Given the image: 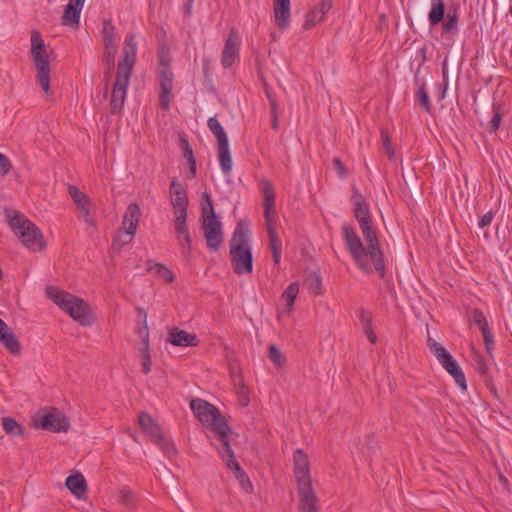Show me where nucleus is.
I'll use <instances>...</instances> for the list:
<instances>
[{"label":"nucleus","instance_id":"nucleus-1","mask_svg":"<svg viewBox=\"0 0 512 512\" xmlns=\"http://www.w3.org/2000/svg\"><path fill=\"white\" fill-rule=\"evenodd\" d=\"M351 201L354 217L358 221L366 245L360 239L355 228L345 222L341 226L345 246L359 269L367 273L375 270L380 276H384L383 253L376 232L372 227L369 205L365 197L358 191L353 193Z\"/></svg>","mask_w":512,"mask_h":512},{"label":"nucleus","instance_id":"nucleus-2","mask_svg":"<svg viewBox=\"0 0 512 512\" xmlns=\"http://www.w3.org/2000/svg\"><path fill=\"white\" fill-rule=\"evenodd\" d=\"M190 408L195 417L214 433L217 443L212 442V445L216 449L222 447L225 442H230L231 428L217 407L203 399L196 398L191 400Z\"/></svg>","mask_w":512,"mask_h":512},{"label":"nucleus","instance_id":"nucleus-3","mask_svg":"<svg viewBox=\"0 0 512 512\" xmlns=\"http://www.w3.org/2000/svg\"><path fill=\"white\" fill-rule=\"evenodd\" d=\"M247 221H239L230 241L231 266L237 274L252 272L253 255Z\"/></svg>","mask_w":512,"mask_h":512},{"label":"nucleus","instance_id":"nucleus-4","mask_svg":"<svg viewBox=\"0 0 512 512\" xmlns=\"http://www.w3.org/2000/svg\"><path fill=\"white\" fill-rule=\"evenodd\" d=\"M294 474L302 512H318V498L312 487L308 456L302 449H297L293 456Z\"/></svg>","mask_w":512,"mask_h":512},{"label":"nucleus","instance_id":"nucleus-5","mask_svg":"<svg viewBox=\"0 0 512 512\" xmlns=\"http://www.w3.org/2000/svg\"><path fill=\"white\" fill-rule=\"evenodd\" d=\"M46 298L53 301L80 325L89 327L94 323V316L87 302L65 290H45Z\"/></svg>","mask_w":512,"mask_h":512},{"label":"nucleus","instance_id":"nucleus-6","mask_svg":"<svg viewBox=\"0 0 512 512\" xmlns=\"http://www.w3.org/2000/svg\"><path fill=\"white\" fill-rule=\"evenodd\" d=\"M6 217L11 230L21 243L31 251H41L44 247L41 231L25 215L7 209Z\"/></svg>","mask_w":512,"mask_h":512},{"label":"nucleus","instance_id":"nucleus-7","mask_svg":"<svg viewBox=\"0 0 512 512\" xmlns=\"http://www.w3.org/2000/svg\"><path fill=\"white\" fill-rule=\"evenodd\" d=\"M207 204L202 208L201 231L206 241V247L210 252H217L224 241L223 225L214 211L213 204L208 194Z\"/></svg>","mask_w":512,"mask_h":512},{"label":"nucleus","instance_id":"nucleus-8","mask_svg":"<svg viewBox=\"0 0 512 512\" xmlns=\"http://www.w3.org/2000/svg\"><path fill=\"white\" fill-rule=\"evenodd\" d=\"M31 58L37 72V83L50 94V61L43 37L39 31L31 33Z\"/></svg>","mask_w":512,"mask_h":512},{"label":"nucleus","instance_id":"nucleus-9","mask_svg":"<svg viewBox=\"0 0 512 512\" xmlns=\"http://www.w3.org/2000/svg\"><path fill=\"white\" fill-rule=\"evenodd\" d=\"M427 346L442 367L454 378L456 384L464 392L467 390L466 377L457 361L447 349L428 335Z\"/></svg>","mask_w":512,"mask_h":512},{"label":"nucleus","instance_id":"nucleus-10","mask_svg":"<svg viewBox=\"0 0 512 512\" xmlns=\"http://www.w3.org/2000/svg\"><path fill=\"white\" fill-rule=\"evenodd\" d=\"M34 426L51 432H66L70 427V421L65 414L57 408H42L33 418Z\"/></svg>","mask_w":512,"mask_h":512},{"label":"nucleus","instance_id":"nucleus-11","mask_svg":"<svg viewBox=\"0 0 512 512\" xmlns=\"http://www.w3.org/2000/svg\"><path fill=\"white\" fill-rule=\"evenodd\" d=\"M138 424L142 432L150 437L165 454L170 455L171 453H175V448L164 436L161 426L148 413H140L138 417Z\"/></svg>","mask_w":512,"mask_h":512},{"label":"nucleus","instance_id":"nucleus-12","mask_svg":"<svg viewBox=\"0 0 512 512\" xmlns=\"http://www.w3.org/2000/svg\"><path fill=\"white\" fill-rule=\"evenodd\" d=\"M101 37L104 45L103 61L108 66V69H112L114 67L118 45L116 28L110 19L103 20Z\"/></svg>","mask_w":512,"mask_h":512},{"label":"nucleus","instance_id":"nucleus-13","mask_svg":"<svg viewBox=\"0 0 512 512\" xmlns=\"http://www.w3.org/2000/svg\"><path fill=\"white\" fill-rule=\"evenodd\" d=\"M68 192L77 207L78 219L89 227H95L96 221L91 213L92 203L90 198L73 185L68 187Z\"/></svg>","mask_w":512,"mask_h":512},{"label":"nucleus","instance_id":"nucleus-14","mask_svg":"<svg viewBox=\"0 0 512 512\" xmlns=\"http://www.w3.org/2000/svg\"><path fill=\"white\" fill-rule=\"evenodd\" d=\"M220 457L225 461L228 469L233 470L235 477L239 480L243 489H252V483L246 472L240 467L235 459L234 452L231 448L230 442H225L222 447L217 449Z\"/></svg>","mask_w":512,"mask_h":512},{"label":"nucleus","instance_id":"nucleus-15","mask_svg":"<svg viewBox=\"0 0 512 512\" xmlns=\"http://www.w3.org/2000/svg\"><path fill=\"white\" fill-rule=\"evenodd\" d=\"M131 74L117 71L116 79L113 85L111 95V112L116 114L121 111L126 96L127 88L130 82Z\"/></svg>","mask_w":512,"mask_h":512},{"label":"nucleus","instance_id":"nucleus-16","mask_svg":"<svg viewBox=\"0 0 512 512\" xmlns=\"http://www.w3.org/2000/svg\"><path fill=\"white\" fill-rule=\"evenodd\" d=\"M241 38L235 28H231L221 55V65L227 69L239 60Z\"/></svg>","mask_w":512,"mask_h":512},{"label":"nucleus","instance_id":"nucleus-17","mask_svg":"<svg viewBox=\"0 0 512 512\" xmlns=\"http://www.w3.org/2000/svg\"><path fill=\"white\" fill-rule=\"evenodd\" d=\"M137 55V42L134 34H128L124 41L123 59L118 64L117 71L132 73Z\"/></svg>","mask_w":512,"mask_h":512},{"label":"nucleus","instance_id":"nucleus-18","mask_svg":"<svg viewBox=\"0 0 512 512\" xmlns=\"http://www.w3.org/2000/svg\"><path fill=\"white\" fill-rule=\"evenodd\" d=\"M174 231L183 254H189L192 239L187 225V215L174 216Z\"/></svg>","mask_w":512,"mask_h":512},{"label":"nucleus","instance_id":"nucleus-19","mask_svg":"<svg viewBox=\"0 0 512 512\" xmlns=\"http://www.w3.org/2000/svg\"><path fill=\"white\" fill-rule=\"evenodd\" d=\"M170 194L174 216L187 215L188 198L182 184L173 180L170 184Z\"/></svg>","mask_w":512,"mask_h":512},{"label":"nucleus","instance_id":"nucleus-20","mask_svg":"<svg viewBox=\"0 0 512 512\" xmlns=\"http://www.w3.org/2000/svg\"><path fill=\"white\" fill-rule=\"evenodd\" d=\"M332 0H320L305 16L304 29L310 30L317 24L323 22L326 14L332 8Z\"/></svg>","mask_w":512,"mask_h":512},{"label":"nucleus","instance_id":"nucleus-21","mask_svg":"<svg viewBox=\"0 0 512 512\" xmlns=\"http://www.w3.org/2000/svg\"><path fill=\"white\" fill-rule=\"evenodd\" d=\"M174 75L170 68L159 69L160 105L164 110H169Z\"/></svg>","mask_w":512,"mask_h":512},{"label":"nucleus","instance_id":"nucleus-22","mask_svg":"<svg viewBox=\"0 0 512 512\" xmlns=\"http://www.w3.org/2000/svg\"><path fill=\"white\" fill-rule=\"evenodd\" d=\"M290 0H274L273 17L275 24L282 30L290 26Z\"/></svg>","mask_w":512,"mask_h":512},{"label":"nucleus","instance_id":"nucleus-23","mask_svg":"<svg viewBox=\"0 0 512 512\" xmlns=\"http://www.w3.org/2000/svg\"><path fill=\"white\" fill-rule=\"evenodd\" d=\"M0 343L11 353L21 352V345L12 329L0 318Z\"/></svg>","mask_w":512,"mask_h":512},{"label":"nucleus","instance_id":"nucleus-24","mask_svg":"<svg viewBox=\"0 0 512 512\" xmlns=\"http://www.w3.org/2000/svg\"><path fill=\"white\" fill-rule=\"evenodd\" d=\"M167 341L173 344L174 346L180 347H194L198 345V339L196 334L188 333L187 331L178 328H173L169 332V337Z\"/></svg>","mask_w":512,"mask_h":512},{"label":"nucleus","instance_id":"nucleus-25","mask_svg":"<svg viewBox=\"0 0 512 512\" xmlns=\"http://www.w3.org/2000/svg\"><path fill=\"white\" fill-rule=\"evenodd\" d=\"M85 0H69L64 9L62 22L64 25H78L80 21L81 11L84 7Z\"/></svg>","mask_w":512,"mask_h":512},{"label":"nucleus","instance_id":"nucleus-26","mask_svg":"<svg viewBox=\"0 0 512 512\" xmlns=\"http://www.w3.org/2000/svg\"><path fill=\"white\" fill-rule=\"evenodd\" d=\"M141 217V209L138 204H130L123 216L122 226L123 229L136 234L139 220Z\"/></svg>","mask_w":512,"mask_h":512},{"label":"nucleus","instance_id":"nucleus-27","mask_svg":"<svg viewBox=\"0 0 512 512\" xmlns=\"http://www.w3.org/2000/svg\"><path fill=\"white\" fill-rule=\"evenodd\" d=\"M217 150L221 171L224 175L228 176L230 175L233 167V162L229 148V141L217 144Z\"/></svg>","mask_w":512,"mask_h":512},{"label":"nucleus","instance_id":"nucleus-28","mask_svg":"<svg viewBox=\"0 0 512 512\" xmlns=\"http://www.w3.org/2000/svg\"><path fill=\"white\" fill-rule=\"evenodd\" d=\"M65 485L71 491V493L78 498L83 497L87 491L86 480L80 473L68 476L66 478Z\"/></svg>","mask_w":512,"mask_h":512},{"label":"nucleus","instance_id":"nucleus-29","mask_svg":"<svg viewBox=\"0 0 512 512\" xmlns=\"http://www.w3.org/2000/svg\"><path fill=\"white\" fill-rule=\"evenodd\" d=\"M134 236L135 234L124 229H120L113 239L112 250L114 252H120L125 246L132 242Z\"/></svg>","mask_w":512,"mask_h":512},{"label":"nucleus","instance_id":"nucleus-30","mask_svg":"<svg viewBox=\"0 0 512 512\" xmlns=\"http://www.w3.org/2000/svg\"><path fill=\"white\" fill-rule=\"evenodd\" d=\"M444 18V0H431V10L428 15L432 26L439 24Z\"/></svg>","mask_w":512,"mask_h":512},{"label":"nucleus","instance_id":"nucleus-31","mask_svg":"<svg viewBox=\"0 0 512 512\" xmlns=\"http://www.w3.org/2000/svg\"><path fill=\"white\" fill-rule=\"evenodd\" d=\"M208 128L217 139V144L228 142V137L221 123L216 117H210L207 121Z\"/></svg>","mask_w":512,"mask_h":512},{"label":"nucleus","instance_id":"nucleus-32","mask_svg":"<svg viewBox=\"0 0 512 512\" xmlns=\"http://www.w3.org/2000/svg\"><path fill=\"white\" fill-rule=\"evenodd\" d=\"M260 189L263 197V206L275 205V190L272 183L267 179L260 181Z\"/></svg>","mask_w":512,"mask_h":512},{"label":"nucleus","instance_id":"nucleus-33","mask_svg":"<svg viewBox=\"0 0 512 512\" xmlns=\"http://www.w3.org/2000/svg\"><path fill=\"white\" fill-rule=\"evenodd\" d=\"M2 427L10 436H22L24 434L23 427L13 417H3Z\"/></svg>","mask_w":512,"mask_h":512},{"label":"nucleus","instance_id":"nucleus-34","mask_svg":"<svg viewBox=\"0 0 512 512\" xmlns=\"http://www.w3.org/2000/svg\"><path fill=\"white\" fill-rule=\"evenodd\" d=\"M183 157L187 160L190 169V177L196 176V159L193 154V150L187 141L183 140Z\"/></svg>","mask_w":512,"mask_h":512},{"label":"nucleus","instance_id":"nucleus-35","mask_svg":"<svg viewBox=\"0 0 512 512\" xmlns=\"http://www.w3.org/2000/svg\"><path fill=\"white\" fill-rule=\"evenodd\" d=\"M268 357L270 361L277 367H283L286 363L284 355L274 344L269 346Z\"/></svg>","mask_w":512,"mask_h":512},{"label":"nucleus","instance_id":"nucleus-36","mask_svg":"<svg viewBox=\"0 0 512 512\" xmlns=\"http://www.w3.org/2000/svg\"><path fill=\"white\" fill-rule=\"evenodd\" d=\"M263 208L267 231L270 229H275L277 217L275 205L263 206Z\"/></svg>","mask_w":512,"mask_h":512},{"label":"nucleus","instance_id":"nucleus-37","mask_svg":"<svg viewBox=\"0 0 512 512\" xmlns=\"http://www.w3.org/2000/svg\"><path fill=\"white\" fill-rule=\"evenodd\" d=\"M472 321L478 326L481 333L489 329L488 321L480 309H474L472 312Z\"/></svg>","mask_w":512,"mask_h":512},{"label":"nucleus","instance_id":"nucleus-38","mask_svg":"<svg viewBox=\"0 0 512 512\" xmlns=\"http://www.w3.org/2000/svg\"><path fill=\"white\" fill-rule=\"evenodd\" d=\"M150 270L158 277L164 279L166 283H170L173 280V273L171 270L161 264H154L150 267Z\"/></svg>","mask_w":512,"mask_h":512},{"label":"nucleus","instance_id":"nucleus-39","mask_svg":"<svg viewBox=\"0 0 512 512\" xmlns=\"http://www.w3.org/2000/svg\"><path fill=\"white\" fill-rule=\"evenodd\" d=\"M298 290H284L283 294L281 295V300H283L286 304V308L283 312L290 313L295 299L297 297Z\"/></svg>","mask_w":512,"mask_h":512},{"label":"nucleus","instance_id":"nucleus-40","mask_svg":"<svg viewBox=\"0 0 512 512\" xmlns=\"http://www.w3.org/2000/svg\"><path fill=\"white\" fill-rule=\"evenodd\" d=\"M443 30L446 33L458 32V17L455 14H448L443 24Z\"/></svg>","mask_w":512,"mask_h":512},{"label":"nucleus","instance_id":"nucleus-41","mask_svg":"<svg viewBox=\"0 0 512 512\" xmlns=\"http://www.w3.org/2000/svg\"><path fill=\"white\" fill-rule=\"evenodd\" d=\"M416 94H417L418 101H419L420 105L422 106V108L426 112L429 113L431 110V103H430L428 92L426 91L425 87L423 85L420 86L418 88Z\"/></svg>","mask_w":512,"mask_h":512},{"label":"nucleus","instance_id":"nucleus-42","mask_svg":"<svg viewBox=\"0 0 512 512\" xmlns=\"http://www.w3.org/2000/svg\"><path fill=\"white\" fill-rule=\"evenodd\" d=\"M501 120H502V114L500 112L499 107H497L496 105H493V116L489 122L491 132H496L499 129Z\"/></svg>","mask_w":512,"mask_h":512},{"label":"nucleus","instance_id":"nucleus-43","mask_svg":"<svg viewBox=\"0 0 512 512\" xmlns=\"http://www.w3.org/2000/svg\"><path fill=\"white\" fill-rule=\"evenodd\" d=\"M268 232L269 235V243L271 251L282 250V243L279 237L276 234L275 229H270Z\"/></svg>","mask_w":512,"mask_h":512},{"label":"nucleus","instance_id":"nucleus-44","mask_svg":"<svg viewBox=\"0 0 512 512\" xmlns=\"http://www.w3.org/2000/svg\"><path fill=\"white\" fill-rule=\"evenodd\" d=\"M119 497L121 503L126 507L132 508L134 506V495L130 490H121Z\"/></svg>","mask_w":512,"mask_h":512},{"label":"nucleus","instance_id":"nucleus-45","mask_svg":"<svg viewBox=\"0 0 512 512\" xmlns=\"http://www.w3.org/2000/svg\"><path fill=\"white\" fill-rule=\"evenodd\" d=\"M381 141H382V144H383V149L386 152V154L388 155V157L389 158H393V156H394V149L392 147L391 141H390L387 133L384 132V131L381 132Z\"/></svg>","mask_w":512,"mask_h":512},{"label":"nucleus","instance_id":"nucleus-46","mask_svg":"<svg viewBox=\"0 0 512 512\" xmlns=\"http://www.w3.org/2000/svg\"><path fill=\"white\" fill-rule=\"evenodd\" d=\"M12 165L9 159L0 153V176H4L10 172Z\"/></svg>","mask_w":512,"mask_h":512},{"label":"nucleus","instance_id":"nucleus-47","mask_svg":"<svg viewBox=\"0 0 512 512\" xmlns=\"http://www.w3.org/2000/svg\"><path fill=\"white\" fill-rule=\"evenodd\" d=\"M159 69L169 68L170 64V56L168 51H166L164 48H162L159 51Z\"/></svg>","mask_w":512,"mask_h":512},{"label":"nucleus","instance_id":"nucleus-48","mask_svg":"<svg viewBox=\"0 0 512 512\" xmlns=\"http://www.w3.org/2000/svg\"><path fill=\"white\" fill-rule=\"evenodd\" d=\"M137 335L141 339V342L149 341V327L148 324H139V327L136 331Z\"/></svg>","mask_w":512,"mask_h":512},{"label":"nucleus","instance_id":"nucleus-49","mask_svg":"<svg viewBox=\"0 0 512 512\" xmlns=\"http://www.w3.org/2000/svg\"><path fill=\"white\" fill-rule=\"evenodd\" d=\"M493 218H494V213L492 211H489L487 213H485L479 220L478 222V226L480 228H485V227H488L492 221H493Z\"/></svg>","mask_w":512,"mask_h":512},{"label":"nucleus","instance_id":"nucleus-50","mask_svg":"<svg viewBox=\"0 0 512 512\" xmlns=\"http://www.w3.org/2000/svg\"><path fill=\"white\" fill-rule=\"evenodd\" d=\"M482 336H483V339H484V343H485L486 349H487L488 352H490L493 349V346H494V339H493V335L490 332V329L482 332Z\"/></svg>","mask_w":512,"mask_h":512},{"label":"nucleus","instance_id":"nucleus-51","mask_svg":"<svg viewBox=\"0 0 512 512\" xmlns=\"http://www.w3.org/2000/svg\"><path fill=\"white\" fill-rule=\"evenodd\" d=\"M359 320L363 325H370L372 324V314L371 312L365 310V309H361L360 312H359Z\"/></svg>","mask_w":512,"mask_h":512},{"label":"nucleus","instance_id":"nucleus-52","mask_svg":"<svg viewBox=\"0 0 512 512\" xmlns=\"http://www.w3.org/2000/svg\"><path fill=\"white\" fill-rule=\"evenodd\" d=\"M363 332L364 334L367 336V338L369 339V341L372 343V344H375L376 341H377V337L374 333V330H373V327H372V324L370 325H363Z\"/></svg>","mask_w":512,"mask_h":512},{"label":"nucleus","instance_id":"nucleus-53","mask_svg":"<svg viewBox=\"0 0 512 512\" xmlns=\"http://www.w3.org/2000/svg\"><path fill=\"white\" fill-rule=\"evenodd\" d=\"M141 366L144 374H149L151 371V355L141 357Z\"/></svg>","mask_w":512,"mask_h":512},{"label":"nucleus","instance_id":"nucleus-54","mask_svg":"<svg viewBox=\"0 0 512 512\" xmlns=\"http://www.w3.org/2000/svg\"><path fill=\"white\" fill-rule=\"evenodd\" d=\"M477 370L482 376L487 377L489 368L482 357L477 359Z\"/></svg>","mask_w":512,"mask_h":512},{"label":"nucleus","instance_id":"nucleus-55","mask_svg":"<svg viewBox=\"0 0 512 512\" xmlns=\"http://www.w3.org/2000/svg\"><path fill=\"white\" fill-rule=\"evenodd\" d=\"M136 311L138 313L139 324L147 323V312L142 307H136Z\"/></svg>","mask_w":512,"mask_h":512},{"label":"nucleus","instance_id":"nucleus-56","mask_svg":"<svg viewBox=\"0 0 512 512\" xmlns=\"http://www.w3.org/2000/svg\"><path fill=\"white\" fill-rule=\"evenodd\" d=\"M141 357L150 355V341L141 342V347L139 348Z\"/></svg>","mask_w":512,"mask_h":512},{"label":"nucleus","instance_id":"nucleus-57","mask_svg":"<svg viewBox=\"0 0 512 512\" xmlns=\"http://www.w3.org/2000/svg\"><path fill=\"white\" fill-rule=\"evenodd\" d=\"M365 446L367 447L368 450L374 452V450H375L377 445H376V442L374 441V437L373 436H369L368 437Z\"/></svg>","mask_w":512,"mask_h":512},{"label":"nucleus","instance_id":"nucleus-58","mask_svg":"<svg viewBox=\"0 0 512 512\" xmlns=\"http://www.w3.org/2000/svg\"><path fill=\"white\" fill-rule=\"evenodd\" d=\"M333 163H334L335 168L339 171V173L343 174L344 173V166H343L342 162L340 161V159L339 158H334L333 159Z\"/></svg>","mask_w":512,"mask_h":512},{"label":"nucleus","instance_id":"nucleus-59","mask_svg":"<svg viewBox=\"0 0 512 512\" xmlns=\"http://www.w3.org/2000/svg\"><path fill=\"white\" fill-rule=\"evenodd\" d=\"M273 256V261L275 264H278L281 260V250L271 251Z\"/></svg>","mask_w":512,"mask_h":512},{"label":"nucleus","instance_id":"nucleus-60","mask_svg":"<svg viewBox=\"0 0 512 512\" xmlns=\"http://www.w3.org/2000/svg\"><path fill=\"white\" fill-rule=\"evenodd\" d=\"M241 396H246L248 394V389L244 383L240 384L239 391Z\"/></svg>","mask_w":512,"mask_h":512},{"label":"nucleus","instance_id":"nucleus-61","mask_svg":"<svg viewBox=\"0 0 512 512\" xmlns=\"http://www.w3.org/2000/svg\"><path fill=\"white\" fill-rule=\"evenodd\" d=\"M249 403V399L247 398V395L246 396H241V404L243 406H247Z\"/></svg>","mask_w":512,"mask_h":512},{"label":"nucleus","instance_id":"nucleus-62","mask_svg":"<svg viewBox=\"0 0 512 512\" xmlns=\"http://www.w3.org/2000/svg\"><path fill=\"white\" fill-rule=\"evenodd\" d=\"M272 128H273V129H277V128H278V122H277V119H276V118H274V120H273Z\"/></svg>","mask_w":512,"mask_h":512},{"label":"nucleus","instance_id":"nucleus-63","mask_svg":"<svg viewBox=\"0 0 512 512\" xmlns=\"http://www.w3.org/2000/svg\"><path fill=\"white\" fill-rule=\"evenodd\" d=\"M288 288H290V289L298 288L297 283H296V282H292V283L288 286Z\"/></svg>","mask_w":512,"mask_h":512},{"label":"nucleus","instance_id":"nucleus-64","mask_svg":"<svg viewBox=\"0 0 512 512\" xmlns=\"http://www.w3.org/2000/svg\"><path fill=\"white\" fill-rule=\"evenodd\" d=\"M314 278H315V281H316L317 285H321L319 276L314 275Z\"/></svg>","mask_w":512,"mask_h":512}]
</instances>
